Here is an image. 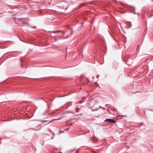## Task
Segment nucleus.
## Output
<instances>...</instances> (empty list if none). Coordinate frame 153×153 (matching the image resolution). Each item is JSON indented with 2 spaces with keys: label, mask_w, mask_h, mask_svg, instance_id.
<instances>
[{
  "label": "nucleus",
  "mask_w": 153,
  "mask_h": 153,
  "mask_svg": "<svg viewBox=\"0 0 153 153\" xmlns=\"http://www.w3.org/2000/svg\"><path fill=\"white\" fill-rule=\"evenodd\" d=\"M30 124L31 126L33 127V128H32L33 129L37 131L41 129V127H40V124L38 121H32L30 122Z\"/></svg>",
  "instance_id": "obj_1"
},
{
  "label": "nucleus",
  "mask_w": 153,
  "mask_h": 153,
  "mask_svg": "<svg viewBox=\"0 0 153 153\" xmlns=\"http://www.w3.org/2000/svg\"><path fill=\"white\" fill-rule=\"evenodd\" d=\"M68 36H67V37L65 38L63 37L62 36H56V37H54V38H55V41H56L57 39H64L65 38H66Z\"/></svg>",
  "instance_id": "obj_3"
},
{
  "label": "nucleus",
  "mask_w": 153,
  "mask_h": 153,
  "mask_svg": "<svg viewBox=\"0 0 153 153\" xmlns=\"http://www.w3.org/2000/svg\"><path fill=\"white\" fill-rule=\"evenodd\" d=\"M59 132H62V133H63V132L64 131H61V130H59Z\"/></svg>",
  "instance_id": "obj_10"
},
{
  "label": "nucleus",
  "mask_w": 153,
  "mask_h": 153,
  "mask_svg": "<svg viewBox=\"0 0 153 153\" xmlns=\"http://www.w3.org/2000/svg\"><path fill=\"white\" fill-rule=\"evenodd\" d=\"M128 25L129 27H131L132 26L131 23L130 22H129L128 23Z\"/></svg>",
  "instance_id": "obj_5"
},
{
  "label": "nucleus",
  "mask_w": 153,
  "mask_h": 153,
  "mask_svg": "<svg viewBox=\"0 0 153 153\" xmlns=\"http://www.w3.org/2000/svg\"><path fill=\"white\" fill-rule=\"evenodd\" d=\"M104 121L105 122H107L110 123H112L114 124L115 123L114 120L109 119H107L105 120Z\"/></svg>",
  "instance_id": "obj_2"
},
{
  "label": "nucleus",
  "mask_w": 153,
  "mask_h": 153,
  "mask_svg": "<svg viewBox=\"0 0 153 153\" xmlns=\"http://www.w3.org/2000/svg\"><path fill=\"white\" fill-rule=\"evenodd\" d=\"M64 33V32H63V33Z\"/></svg>",
  "instance_id": "obj_13"
},
{
  "label": "nucleus",
  "mask_w": 153,
  "mask_h": 153,
  "mask_svg": "<svg viewBox=\"0 0 153 153\" xmlns=\"http://www.w3.org/2000/svg\"><path fill=\"white\" fill-rule=\"evenodd\" d=\"M99 76V75H98L97 76H96V78H98Z\"/></svg>",
  "instance_id": "obj_12"
},
{
  "label": "nucleus",
  "mask_w": 153,
  "mask_h": 153,
  "mask_svg": "<svg viewBox=\"0 0 153 153\" xmlns=\"http://www.w3.org/2000/svg\"><path fill=\"white\" fill-rule=\"evenodd\" d=\"M49 120H42L41 121V122H47Z\"/></svg>",
  "instance_id": "obj_7"
},
{
  "label": "nucleus",
  "mask_w": 153,
  "mask_h": 153,
  "mask_svg": "<svg viewBox=\"0 0 153 153\" xmlns=\"http://www.w3.org/2000/svg\"><path fill=\"white\" fill-rule=\"evenodd\" d=\"M70 30H71V34L72 33H73V31L71 29H70Z\"/></svg>",
  "instance_id": "obj_11"
},
{
  "label": "nucleus",
  "mask_w": 153,
  "mask_h": 153,
  "mask_svg": "<svg viewBox=\"0 0 153 153\" xmlns=\"http://www.w3.org/2000/svg\"><path fill=\"white\" fill-rule=\"evenodd\" d=\"M60 119L59 118V119H55L54 120H52L51 121H50L48 123H51V122H53V120H59Z\"/></svg>",
  "instance_id": "obj_6"
},
{
  "label": "nucleus",
  "mask_w": 153,
  "mask_h": 153,
  "mask_svg": "<svg viewBox=\"0 0 153 153\" xmlns=\"http://www.w3.org/2000/svg\"><path fill=\"white\" fill-rule=\"evenodd\" d=\"M74 150H70L68 152L70 153H71Z\"/></svg>",
  "instance_id": "obj_9"
},
{
  "label": "nucleus",
  "mask_w": 153,
  "mask_h": 153,
  "mask_svg": "<svg viewBox=\"0 0 153 153\" xmlns=\"http://www.w3.org/2000/svg\"><path fill=\"white\" fill-rule=\"evenodd\" d=\"M79 108H76V111H77V112H78L79 111Z\"/></svg>",
  "instance_id": "obj_8"
},
{
  "label": "nucleus",
  "mask_w": 153,
  "mask_h": 153,
  "mask_svg": "<svg viewBox=\"0 0 153 153\" xmlns=\"http://www.w3.org/2000/svg\"><path fill=\"white\" fill-rule=\"evenodd\" d=\"M62 31H61V30H57V31H50L49 32L50 33H58V32H61Z\"/></svg>",
  "instance_id": "obj_4"
}]
</instances>
